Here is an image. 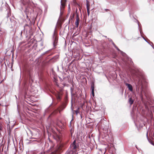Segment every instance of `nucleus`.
<instances>
[{
    "mask_svg": "<svg viewBox=\"0 0 154 154\" xmlns=\"http://www.w3.org/2000/svg\"><path fill=\"white\" fill-rule=\"evenodd\" d=\"M56 27H55L53 34L52 35V39L53 41V45L54 47H55L57 45V44L58 41V37L57 34V32L56 30Z\"/></svg>",
    "mask_w": 154,
    "mask_h": 154,
    "instance_id": "nucleus-1",
    "label": "nucleus"
},
{
    "mask_svg": "<svg viewBox=\"0 0 154 154\" xmlns=\"http://www.w3.org/2000/svg\"><path fill=\"white\" fill-rule=\"evenodd\" d=\"M66 0H61L60 1L61 6L60 7V14H62V11L64 8Z\"/></svg>",
    "mask_w": 154,
    "mask_h": 154,
    "instance_id": "nucleus-2",
    "label": "nucleus"
},
{
    "mask_svg": "<svg viewBox=\"0 0 154 154\" xmlns=\"http://www.w3.org/2000/svg\"><path fill=\"white\" fill-rule=\"evenodd\" d=\"M70 146L72 150L74 151L76 150L79 146L76 145V140H75L73 143L71 144Z\"/></svg>",
    "mask_w": 154,
    "mask_h": 154,
    "instance_id": "nucleus-3",
    "label": "nucleus"
},
{
    "mask_svg": "<svg viewBox=\"0 0 154 154\" xmlns=\"http://www.w3.org/2000/svg\"><path fill=\"white\" fill-rule=\"evenodd\" d=\"M21 1L24 5H27L29 7L30 5H31L32 4V2L28 0H27V1H25V0H21Z\"/></svg>",
    "mask_w": 154,
    "mask_h": 154,
    "instance_id": "nucleus-4",
    "label": "nucleus"
},
{
    "mask_svg": "<svg viewBox=\"0 0 154 154\" xmlns=\"http://www.w3.org/2000/svg\"><path fill=\"white\" fill-rule=\"evenodd\" d=\"M62 95V94L59 92H57L55 94V95L57 100L60 101L61 100V97Z\"/></svg>",
    "mask_w": 154,
    "mask_h": 154,
    "instance_id": "nucleus-5",
    "label": "nucleus"
},
{
    "mask_svg": "<svg viewBox=\"0 0 154 154\" xmlns=\"http://www.w3.org/2000/svg\"><path fill=\"white\" fill-rule=\"evenodd\" d=\"M79 23V15L78 14L76 15V21L75 22V24L76 28H78Z\"/></svg>",
    "mask_w": 154,
    "mask_h": 154,
    "instance_id": "nucleus-6",
    "label": "nucleus"
},
{
    "mask_svg": "<svg viewBox=\"0 0 154 154\" xmlns=\"http://www.w3.org/2000/svg\"><path fill=\"white\" fill-rule=\"evenodd\" d=\"M125 85L128 87V88L130 91H133V87L131 84L126 83H125Z\"/></svg>",
    "mask_w": 154,
    "mask_h": 154,
    "instance_id": "nucleus-7",
    "label": "nucleus"
},
{
    "mask_svg": "<svg viewBox=\"0 0 154 154\" xmlns=\"http://www.w3.org/2000/svg\"><path fill=\"white\" fill-rule=\"evenodd\" d=\"M54 138L57 141L59 142L60 141L61 137L60 136L56 135L54 137Z\"/></svg>",
    "mask_w": 154,
    "mask_h": 154,
    "instance_id": "nucleus-8",
    "label": "nucleus"
},
{
    "mask_svg": "<svg viewBox=\"0 0 154 154\" xmlns=\"http://www.w3.org/2000/svg\"><path fill=\"white\" fill-rule=\"evenodd\" d=\"M87 12L88 15L89 16L90 14V8H89V5L87 3Z\"/></svg>",
    "mask_w": 154,
    "mask_h": 154,
    "instance_id": "nucleus-9",
    "label": "nucleus"
},
{
    "mask_svg": "<svg viewBox=\"0 0 154 154\" xmlns=\"http://www.w3.org/2000/svg\"><path fill=\"white\" fill-rule=\"evenodd\" d=\"M134 101V100L132 99V98L131 97H130L129 98V102L130 104L131 105L132 104H133Z\"/></svg>",
    "mask_w": 154,
    "mask_h": 154,
    "instance_id": "nucleus-10",
    "label": "nucleus"
},
{
    "mask_svg": "<svg viewBox=\"0 0 154 154\" xmlns=\"http://www.w3.org/2000/svg\"><path fill=\"white\" fill-rule=\"evenodd\" d=\"M66 106V105L65 104H64L63 105V106L61 107L60 109H59V111L60 112L61 111L63 110Z\"/></svg>",
    "mask_w": 154,
    "mask_h": 154,
    "instance_id": "nucleus-11",
    "label": "nucleus"
},
{
    "mask_svg": "<svg viewBox=\"0 0 154 154\" xmlns=\"http://www.w3.org/2000/svg\"><path fill=\"white\" fill-rule=\"evenodd\" d=\"M116 49L117 50L119 51H120L121 53V54H125L123 52L121 51L118 47L117 46H116L115 47Z\"/></svg>",
    "mask_w": 154,
    "mask_h": 154,
    "instance_id": "nucleus-12",
    "label": "nucleus"
},
{
    "mask_svg": "<svg viewBox=\"0 0 154 154\" xmlns=\"http://www.w3.org/2000/svg\"><path fill=\"white\" fill-rule=\"evenodd\" d=\"M50 110V106L45 110V113L48 112Z\"/></svg>",
    "mask_w": 154,
    "mask_h": 154,
    "instance_id": "nucleus-13",
    "label": "nucleus"
},
{
    "mask_svg": "<svg viewBox=\"0 0 154 154\" xmlns=\"http://www.w3.org/2000/svg\"><path fill=\"white\" fill-rule=\"evenodd\" d=\"M32 141H34V142H37L38 143H39L40 142V141H41V140L40 139H38V140H33Z\"/></svg>",
    "mask_w": 154,
    "mask_h": 154,
    "instance_id": "nucleus-14",
    "label": "nucleus"
},
{
    "mask_svg": "<svg viewBox=\"0 0 154 154\" xmlns=\"http://www.w3.org/2000/svg\"><path fill=\"white\" fill-rule=\"evenodd\" d=\"M91 87L92 88V92L94 91V86H91Z\"/></svg>",
    "mask_w": 154,
    "mask_h": 154,
    "instance_id": "nucleus-15",
    "label": "nucleus"
},
{
    "mask_svg": "<svg viewBox=\"0 0 154 154\" xmlns=\"http://www.w3.org/2000/svg\"><path fill=\"white\" fill-rule=\"evenodd\" d=\"M140 97H141V100L143 101V97L142 94H141V95L140 94Z\"/></svg>",
    "mask_w": 154,
    "mask_h": 154,
    "instance_id": "nucleus-16",
    "label": "nucleus"
},
{
    "mask_svg": "<svg viewBox=\"0 0 154 154\" xmlns=\"http://www.w3.org/2000/svg\"><path fill=\"white\" fill-rule=\"evenodd\" d=\"M144 104H145V107L147 108V109H148V108H149V107L148 106H147V103H144Z\"/></svg>",
    "mask_w": 154,
    "mask_h": 154,
    "instance_id": "nucleus-17",
    "label": "nucleus"
},
{
    "mask_svg": "<svg viewBox=\"0 0 154 154\" xmlns=\"http://www.w3.org/2000/svg\"><path fill=\"white\" fill-rule=\"evenodd\" d=\"M75 112L76 115H77L78 113L79 112L78 109L75 111Z\"/></svg>",
    "mask_w": 154,
    "mask_h": 154,
    "instance_id": "nucleus-18",
    "label": "nucleus"
},
{
    "mask_svg": "<svg viewBox=\"0 0 154 154\" xmlns=\"http://www.w3.org/2000/svg\"><path fill=\"white\" fill-rule=\"evenodd\" d=\"M92 92V94L93 97L94 96V91L91 92Z\"/></svg>",
    "mask_w": 154,
    "mask_h": 154,
    "instance_id": "nucleus-19",
    "label": "nucleus"
},
{
    "mask_svg": "<svg viewBox=\"0 0 154 154\" xmlns=\"http://www.w3.org/2000/svg\"><path fill=\"white\" fill-rule=\"evenodd\" d=\"M112 43L115 47L116 46L113 42H112Z\"/></svg>",
    "mask_w": 154,
    "mask_h": 154,
    "instance_id": "nucleus-20",
    "label": "nucleus"
},
{
    "mask_svg": "<svg viewBox=\"0 0 154 154\" xmlns=\"http://www.w3.org/2000/svg\"><path fill=\"white\" fill-rule=\"evenodd\" d=\"M48 51H46L45 52V53H43L42 55V56L43 55H44Z\"/></svg>",
    "mask_w": 154,
    "mask_h": 154,
    "instance_id": "nucleus-21",
    "label": "nucleus"
},
{
    "mask_svg": "<svg viewBox=\"0 0 154 154\" xmlns=\"http://www.w3.org/2000/svg\"><path fill=\"white\" fill-rule=\"evenodd\" d=\"M143 39L146 42H147L148 43H149L147 42V41L146 40V39L144 37H143Z\"/></svg>",
    "mask_w": 154,
    "mask_h": 154,
    "instance_id": "nucleus-22",
    "label": "nucleus"
},
{
    "mask_svg": "<svg viewBox=\"0 0 154 154\" xmlns=\"http://www.w3.org/2000/svg\"><path fill=\"white\" fill-rule=\"evenodd\" d=\"M143 88V86H141V89L142 91H143V89H142V88Z\"/></svg>",
    "mask_w": 154,
    "mask_h": 154,
    "instance_id": "nucleus-23",
    "label": "nucleus"
},
{
    "mask_svg": "<svg viewBox=\"0 0 154 154\" xmlns=\"http://www.w3.org/2000/svg\"><path fill=\"white\" fill-rule=\"evenodd\" d=\"M140 31L141 34V29H140Z\"/></svg>",
    "mask_w": 154,
    "mask_h": 154,
    "instance_id": "nucleus-24",
    "label": "nucleus"
},
{
    "mask_svg": "<svg viewBox=\"0 0 154 154\" xmlns=\"http://www.w3.org/2000/svg\"><path fill=\"white\" fill-rule=\"evenodd\" d=\"M109 41H110V42H112V40L111 39H110L109 40Z\"/></svg>",
    "mask_w": 154,
    "mask_h": 154,
    "instance_id": "nucleus-25",
    "label": "nucleus"
},
{
    "mask_svg": "<svg viewBox=\"0 0 154 154\" xmlns=\"http://www.w3.org/2000/svg\"><path fill=\"white\" fill-rule=\"evenodd\" d=\"M137 22H138V26H139V22L138 21H137Z\"/></svg>",
    "mask_w": 154,
    "mask_h": 154,
    "instance_id": "nucleus-26",
    "label": "nucleus"
},
{
    "mask_svg": "<svg viewBox=\"0 0 154 154\" xmlns=\"http://www.w3.org/2000/svg\"><path fill=\"white\" fill-rule=\"evenodd\" d=\"M31 139H35L36 138H31Z\"/></svg>",
    "mask_w": 154,
    "mask_h": 154,
    "instance_id": "nucleus-27",
    "label": "nucleus"
},
{
    "mask_svg": "<svg viewBox=\"0 0 154 154\" xmlns=\"http://www.w3.org/2000/svg\"><path fill=\"white\" fill-rule=\"evenodd\" d=\"M1 126L0 125V130L1 129Z\"/></svg>",
    "mask_w": 154,
    "mask_h": 154,
    "instance_id": "nucleus-28",
    "label": "nucleus"
},
{
    "mask_svg": "<svg viewBox=\"0 0 154 154\" xmlns=\"http://www.w3.org/2000/svg\"><path fill=\"white\" fill-rule=\"evenodd\" d=\"M151 143L152 145H154L153 143Z\"/></svg>",
    "mask_w": 154,
    "mask_h": 154,
    "instance_id": "nucleus-29",
    "label": "nucleus"
},
{
    "mask_svg": "<svg viewBox=\"0 0 154 154\" xmlns=\"http://www.w3.org/2000/svg\"><path fill=\"white\" fill-rule=\"evenodd\" d=\"M145 96L146 97V98H147V97H146V95H145Z\"/></svg>",
    "mask_w": 154,
    "mask_h": 154,
    "instance_id": "nucleus-30",
    "label": "nucleus"
},
{
    "mask_svg": "<svg viewBox=\"0 0 154 154\" xmlns=\"http://www.w3.org/2000/svg\"><path fill=\"white\" fill-rule=\"evenodd\" d=\"M137 87H138V90H139V88L138 87H137Z\"/></svg>",
    "mask_w": 154,
    "mask_h": 154,
    "instance_id": "nucleus-31",
    "label": "nucleus"
},
{
    "mask_svg": "<svg viewBox=\"0 0 154 154\" xmlns=\"http://www.w3.org/2000/svg\"><path fill=\"white\" fill-rule=\"evenodd\" d=\"M136 147L137 149H138L137 148L136 146Z\"/></svg>",
    "mask_w": 154,
    "mask_h": 154,
    "instance_id": "nucleus-32",
    "label": "nucleus"
},
{
    "mask_svg": "<svg viewBox=\"0 0 154 154\" xmlns=\"http://www.w3.org/2000/svg\"><path fill=\"white\" fill-rule=\"evenodd\" d=\"M32 140H30V142Z\"/></svg>",
    "mask_w": 154,
    "mask_h": 154,
    "instance_id": "nucleus-33",
    "label": "nucleus"
},
{
    "mask_svg": "<svg viewBox=\"0 0 154 154\" xmlns=\"http://www.w3.org/2000/svg\"><path fill=\"white\" fill-rule=\"evenodd\" d=\"M71 105H72V103L71 104Z\"/></svg>",
    "mask_w": 154,
    "mask_h": 154,
    "instance_id": "nucleus-34",
    "label": "nucleus"
}]
</instances>
